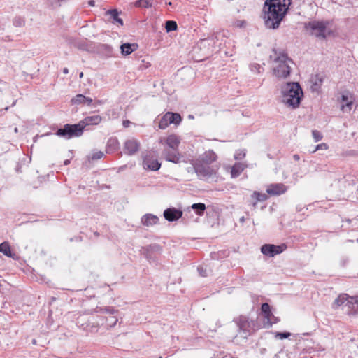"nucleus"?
Here are the masks:
<instances>
[{"mask_svg": "<svg viewBox=\"0 0 358 358\" xmlns=\"http://www.w3.org/2000/svg\"><path fill=\"white\" fill-rule=\"evenodd\" d=\"M291 0H266L263 8V18L268 29H277L285 16Z\"/></svg>", "mask_w": 358, "mask_h": 358, "instance_id": "obj_1", "label": "nucleus"}, {"mask_svg": "<svg viewBox=\"0 0 358 358\" xmlns=\"http://www.w3.org/2000/svg\"><path fill=\"white\" fill-rule=\"evenodd\" d=\"M303 96V90L298 83H287L280 87V101L288 108H299Z\"/></svg>", "mask_w": 358, "mask_h": 358, "instance_id": "obj_2", "label": "nucleus"}, {"mask_svg": "<svg viewBox=\"0 0 358 358\" xmlns=\"http://www.w3.org/2000/svg\"><path fill=\"white\" fill-rule=\"evenodd\" d=\"M101 121V117L100 115L87 116L77 124H66L64 128L59 129L57 135L67 139L74 136H80L86 126L97 125Z\"/></svg>", "mask_w": 358, "mask_h": 358, "instance_id": "obj_3", "label": "nucleus"}, {"mask_svg": "<svg viewBox=\"0 0 358 358\" xmlns=\"http://www.w3.org/2000/svg\"><path fill=\"white\" fill-rule=\"evenodd\" d=\"M293 65V61L286 54L280 52L273 61V74L279 80H285L289 77Z\"/></svg>", "mask_w": 358, "mask_h": 358, "instance_id": "obj_4", "label": "nucleus"}, {"mask_svg": "<svg viewBox=\"0 0 358 358\" xmlns=\"http://www.w3.org/2000/svg\"><path fill=\"white\" fill-rule=\"evenodd\" d=\"M181 138L175 134H171L166 137L161 138L159 141V143L166 145L171 150H164V158L171 162L178 163L180 160V154L178 150V148L180 143Z\"/></svg>", "mask_w": 358, "mask_h": 358, "instance_id": "obj_5", "label": "nucleus"}, {"mask_svg": "<svg viewBox=\"0 0 358 358\" xmlns=\"http://www.w3.org/2000/svg\"><path fill=\"white\" fill-rule=\"evenodd\" d=\"M327 23L320 21H311L305 24L306 31L317 38H324L327 36Z\"/></svg>", "mask_w": 358, "mask_h": 358, "instance_id": "obj_6", "label": "nucleus"}, {"mask_svg": "<svg viewBox=\"0 0 358 358\" xmlns=\"http://www.w3.org/2000/svg\"><path fill=\"white\" fill-rule=\"evenodd\" d=\"M192 164L196 175L201 179L207 180L215 174L214 170L208 166L201 163V160H192Z\"/></svg>", "mask_w": 358, "mask_h": 358, "instance_id": "obj_7", "label": "nucleus"}, {"mask_svg": "<svg viewBox=\"0 0 358 358\" xmlns=\"http://www.w3.org/2000/svg\"><path fill=\"white\" fill-rule=\"evenodd\" d=\"M354 101L355 97L353 94L348 90L343 91L341 96V110L343 113H350L355 105Z\"/></svg>", "mask_w": 358, "mask_h": 358, "instance_id": "obj_8", "label": "nucleus"}, {"mask_svg": "<svg viewBox=\"0 0 358 358\" xmlns=\"http://www.w3.org/2000/svg\"><path fill=\"white\" fill-rule=\"evenodd\" d=\"M182 120L178 113L168 112L160 120L159 127L161 129H166L171 124H179Z\"/></svg>", "mask_w": 358, "mask_h": 358, "instance_id": "obj_9", "label": "nucleus"}, {"mask_svg": "<svg viewBox=\"0 0 358 358\" xmlns=\"http://www.w3.org/2000/svg\"><path fill=\"white\" fill-rule=\"evenodd\" d=\"M285 245H274L270 244H265L261 248L262 252L267 256L273 257L275 255L281 253L284 249Z\"/></svg>", "mask_w": 358, "mask_h": 358, "instance_id": "obj_10", "label": "nucleus"}, {"mask_svg": "<svg viewBox=\"0 0 358 358\" xmlns=\"http://www.w3.org/2000/svg\"><path fill=\"white\" fill-rule=\"evenodd\" d=\"M261 310L264 315V327L265 328H268L273 323H275V320H273V318H274V316L272 315V313L270 310V306L268 303H263L262 305Z\"/></svg>", "mask_w": 358, "mask_h": 358, "instance_id": "obj_11", "label": "nucleus"}, {"mask_svg": "<svg viewBox=\"0 0 358 358\" xmlns=\"http://www.w3.org/2000/svg\"><path fill=\"white\" fill-rule=\"evenodd\" d=\"M140 148V143L135 138L128 139L124 145V151L125 153L132 155L135 154Z\"/></svg>", "mask_w": 358, "mask_h": 358, "instance_id": "obj_12", "label": "nucleus"}, {"mask_svg": "<svg viewBox=\"0 0 358 358\" xmlns=\"http://www.w3.org/2000/svg\"><path fill=\"white\" fill-rule=\"evenodd\" d=\"M287 187L282 183L271 184L266 187V192L271 196H278L287 191Z\"/></svg>", "mask_w": 358, "mask_h": 358, "instance_id": "obj_13", "label": "nucleus"}, {"mask_svg": "<svg viewBox=\"0 0 358 358\" xmlns=\"http://www.w3.org/2000/svg\"><path fill=\"white\" fill-rule=\"evenodd\" d=\"M344 310L348 315L358 313V299L356 297L348 296L347 303L345 304Z\"/></svg>", "mask_w": 358, "mask_h": 358, "instance_id": "obj_14", "label": "nucleus"}, {"mask_svg": "<svg viewBox=\"0 0 358 358\" xmlns=\"http://www.w3.org/2000/svg\"><path fill=\"white\" fill-rule=\"evenodd\" d=\"M201 49H206L208 52H212L213 48L217 45V36L201 39L199 43Z\"/></svg>", "mask_w": 358, "mask_h": 358, "instance_id": "obj_15", "label": "nucleus"}, {"mask_svg": "<svg viewBox=\"0 0 358 358\" xmlns=\"http://www.w3.org/2000/svg\"><path fill=\"white\" fill-rule=\"evenodd\" d=\"M182 215V212L176 208H168L164 210V216L169 222L178 220Z\"/></svg>", "mask_w": 358, "mask_h": 358, "instance_id": "obj_16", "label": "nucleus"}, {"mask_svg": "<svg viewBox=\"0 0 358 358\" xmlns=\"http://www.w3.org/2000/svg\"><path fill=\"white\" fill-rule=\"evenodd\" d=\"M217 159L216 154L211 150L205 152L196 160H201V163L210 164Z\"/></svg>", "mask_w": 358, "mask_h": 358, "instance_id": "obj_17", "label": "nucleus"}, {"mask_svg": "<svg viewBox=\"0 0 358 358\" xmlns=\"http://www.w3.org/2000/svg\"><path fill=\"white\" fill-rule=\"evenodd\" d=\"M143 166L145 169L157 171L159 169L161 164L156 159L145 157L143 162Z\"/></svg>", "mask_w": 358, "mask_h": 358, "instance_id": "obj_18", "label": "nucleus"}, {"mask_svg": "<svg viewBox=\"0 0 358 358\" xmlns=\"http://www.w3.org/2000/svg\"><path fill=\"white\" fill-rule=\"evenodd\" d=\"M322 78L315 75L310 78V90L313 92L319 93L322 85Z\"/></svg>", "mask_w": 358, "mask_h": 358, "instance_id": "obj_19", "label": "nucleus"}, {"mask_svg": "<svg viewBox=\"0 0 358 358\" xmlns=\"http://www.w3.org/2000/svg\"><path fill=\"white\" fill-rule=\"evenodd\" d=\"M71 102L74 105L83 104L90 106L92 103L93 100L90 97H86L84 95L79 94L71 99Z\"/></svg>", "mask_w": 358, "mask_h": 358, "instance_id": "obj_20", "label": "nucleus"}, {"mask_svg": "<svg viewBox=\"0 0 358 358\" xmlns=\"http://www.w3.org/2000/svg\"><path fill=\"white\" fill-rule=\"evenodd\" d=\"M120 12L117 9L108 10L106 12V15H109L112 20V23L118 26L123 25V20L119 17Z\"/></svg>", "mask_w": 358, "mask_h": 358, "instance_id": "obj_21", "label": "nucleus"}, {"mask_svg": "<svg viewBox=\"0 0 358 358\" xmlns=\"http://www.w3.org/2000/svg\"><path fill=\"white\" fill-rule=\"evenodd\" d=\"M138 45L136 43H123L120 46L121 53L123 55H129L137 50Z\"/></svg>", "mask_w": 358, "mask_h": 358, "instance_id": "obj_22", "label": "nucleus"}, {"mask_svg": "<svg viewBox=\"0 0 358 358\" xmlns=\"http://www.w3.org/2000/svg\"><path fill=\"white\" fill-rule=\"evenodd\" d=\"M141 222L145 226H152L158 222V217L152 214H148L142 217Z\"/></svg>", "mask_w": 358, "mask_h": 358, "instance_id": "obj_23", "label": "nucleus"}, {"mask_svg": "<svg viewBox=\"0 0 358 358\" xmlns=\"http://www.w3.org/2000/svg\"><path fill=\"white\" fill-rule=\"evenodd\" d=\"M0 252L8 257L15 258V255L12 252L9 243L6 241L0 244Z\"/></svg>", "mask_w": 358, "mask_h": 358, "instance_id": "obj_24", "label": "nucleus"}, {"mask_svg": "<svg viewBox=\"0 0 358 358\" xmlns=\"http://www.w3.org/2000/svg\"><path fill=\"white\" fill-rule=\"evenodd\" d=\"M246 166L242 163H236L231 170V176L232 178L238 177L245 169Z\"/></svg>", "mask_w": 358, "mask_h": 358, "instance_id": "obj_25", "label": "nucleus"}, {"mask_svg": "<svg viewBox=\"0 0 358 358\" xmlns=\"http://www.w3.org/2000/svg\"><path fill=\"white\" fill-rule=\"evenodd\" d=\"M349 296L347 294H341L339 295L334 301L333 303V308H337L341 306H343V309H345V304L347 303V300Z\"/></svg>", "mask_w": 358, "mask_h": 358, "instance_id": "obj_26", "label": "nucleus"}, {"mask_svg": "<svg viewBox=\"0 0 358 358\" xmlns=\"http://www.w3.org/2000/svg\"><path fill=\"white\" fill-rule=\"evenodd\" d=\"M252 198L255 199V201L252 203V206L255 208L257 202L266 201L268 199V196L263 193L254 192L252 194Z\"/></svg>", "mask_w": 358, "mask_h": 358, "instance_id": "obj_27", "label": "nucleus"}, {"mask_svg": "<svg viewBox=\"0 0 358 358\" xmlns=\"http://www.w3.org/2000/svg\"><path fill=\"white\" fill-rule=\"evenodd\" d=\"M238 324L241 330L243 331H248L249 328L250 327V324L248 322V319L245 317H241L238 319Z\"/></svg>", "mask_w": 358, "mask_h": 358, "instance_id": "obj_28", "label": "nucleus"}, {"mask_svg": "<svg viewBox=\"0 0 358 358\" xmlns=\"http://www.w3.org/2000/svg\"><path fill=\"white\" fill-rule=\"evenodd\" d=\"M192 208L196 210L197 215H201L206 210V206L201 203H194L192 206Z\"/></svg>", "mask_w": 358, "mask_h": 358, "instance_id": "obj_29", "label": "nucleus"}, {"mask_svg": "<svg viewBox=\"0 0 358 358\" xmlns=\"http://www.w3.org/2000/svg\"><path fill=\"white\" fill-rule=\"evenodd\" d=\"M136 7L150 8L152 6L151 0H138L135 2Z\"/></svg>", "mask_w": 358, "mask_h": 358, "instance_id": "obj_30", "label": "nucleus"}, {"mask_svg": "<svg viewBox=\"0 0 358 358\" xmlns=\"http://www.w3.org/2000/svg\"><path fill=\"white\" fill-rule=\"evenodd\" d=\"M177 27H178V26L175 21H173V20L166 21L165 28H166V30L167 32H169L171 31H175L177 29Z\"/></svg>", "mask_w": 358, "mask_h": 358, "instance_id": "obj_31", "label": "nucleus"}, {"mask_svg": "<svg viewBox=\"0 0 358 358\" xmlns=\"http://www.w3.org/2000/svg\"><path fill=\"white\" fill-rule=\"evenodd\" d=\"M246 151L245 149H240L236 151L234 154L235 159H241L245 157Z\"/></svg>", "mask_w": 358, "mask_h": 358, "instance_id": "obj_32", "label": "nucleus"}, {"mask_svg": "<svg viewBox=\"0 0 358 358\" xmlns=\"http://www.w3.org/2000/svg\"><path fill=\"white\" fill-rule=\"evenodd\" d=\"M312 136L315 142L320 141L322 138V134L317 130H313L312 131Z\"/></svg>", "mask_w": 358, "mask_h": 358, "instance_id": "obj_33", "label": "nucleus"}, {"mask_svg": "<svg viewBox=\"0 0 358 358\" xmlns=\"http://www.w3.org/2000/svg\"><path fill=\"white\" fill-rule=\"evenodd\" d=\"M103 155H104V154L103 152L96 151L92 154L91 159L92 160L99 159L102 158Z\"/></svg>", "mask_w": 358, "mask_h": 358, "instance_id": "obj_34", "label": "nucleus"}, {"mask_svg": "<svg viewBox=\"0 0 358 358\" xmlns=\"http://www.w3.org/2000/svg\"><path fill=\"white\" fill-rule=\"evenodd\" d=\"M107 322H108V324L110 326V327H113L114 325H115V324L117 323V318L115 316H110L108 319H107Z\"/></svg>", "mask_w": 358, "mask_h": 358, "instance_id": "obj_35", "label": "nucleus"}, {"mask_svg": "<svg viewBox=\"0 0 358 358\" xmlns=\"http://www.w3.org/2000/svg\"><path fill=\"white\" fill-rule=\"evenodd\" d=\"M13 24L15 27H22L24 24V21L20 17H15L13 20Z\"/></svg>", "mask_w": 358, "mask_h": 358, "instance_id": "obj_36", "label": "nucleus"}, {"mask_svg": "<svg viewBox=\"0 0 358 358\" xmlns=\"http://www.w3.org/2000/svg\"><path fill=\"white\" fill-rule=\"evenodd\" d=\"M328 145L327 144L324 143H320V144H318L315 150L313 151V152H315L317 150H326L328 149Z\"/></svg>", "mask_w": 358, "mask_h": 358, "instance_id": "obj_37", "label": "nucleus"}, {"mask_svg": "<svg viewBox=\"0 0 358 358\" xmlns=\"http://www.w3.org/2000/svg\"><path fill=\"white\" fill-rule=\"evenodd\" d=\"M289 336H290V333L284 332V333H277L275 336L280 339H284V338H288Z\"/></svg>", "mask_w": 358, "mask_h": 358, "instance_id": "obj_38", "label": "nucleus"}, {"mask_svg": "<svg viewBox=\"0 0 358 358\" xmlns=\"http://www.w3.org/2000/svg\"><path fill=\"white\" fill-rule=\"evenodd\" d=\"M198 271L199 272V273H200V275L201 276H206V270H204L202 267L198 268Z\"/></svg>", "mask_w": 358, "mask_h": 358, "instance_id": "obj_39", "label": "nucleus"}, {"mask_svg": "<svg viewBox=\"0 0 358 358\" xmlns=\"http://www.w3.org/2000/svg\"><path fill=\"white\" fill-rule=\"evenodd\" d=\"M130 124H131V122L129 120H124L123 123H122V124L124 127H128L130 125Z\"/></svg>", "mask_w": 358, "mask_h": 358, "instance_id": "obj_40", "label": "nucleus"}, {"mask_svg": "<svg viewBox=\"0 0 358 358\" xmlns=\"http://www.w3.org/2000/svg\"><path fill=\"white\" fill-rule=\"evenodd\" d=\"M88 5H89L90 6H94V5H95V2H94V1H93V0H90V1H89V2H88Z\"/></svg>", "mask_w": 358, "mask_h": 358, "instance_id": "obj_41", "label": "nucleus"}, {"mask_svg": "<svg viewBox=\"0 0 358 358\" xmlns=\"http://www.w3.org/2000/svg\"><path fill=\"white\" fill-rule=\"evenodd\" d=\"M293 158H294V160H296V161H299V160L300 159V157H299V155H297V154L294 155Z\"/></svg>", "mask_w": 358, "mask_h": 358, "instance_id": "obj_42", "label": "nucleus"}, {"mask_svg": "<svg viewBox=\"0 0 358 358\" xmlns=\"http://www.w3.org/2000/svg\"><path fill=\"white\" fill-rule=\"evenodd\" d=\"M104 312H106V313H114V310H110V309H108V308H105L103 310Z\"/></svg>", "mask_w": 358, "mask_h": 358, "instance_id": "obj_43", "label": "nucleus"}, {"mask_svg": "<svg viewBox=\"0 0 358 358\" xmlns=\"http://www.w3.org/2000/svg\"><path fill=\"white\" fill-rule=\"evenodd\" d=\"M244 24H245V22L243 21V22H241L240 23L237 24L236 26L241 27H243L244 25Z\"/></svg>", "mask_w": 358, "mask_h": 358, "instance_id": "obj_44", "label": "nucleus"}, {"mask_svg": "<svg viewBox=\"0 0 358 358\" xmlns=\"http://www.w3.org/2000/svg\"><path fill=\"white\" fill-rule=\"evenodd\" d=\"M68 72H69V71H68V69H67V68H64V69H63V73H64L66 74V73H68Z\"/></svg>", "mask_w": 358, "mask_h": 358, "instance_id": "obj_45", "label": "nucleus"}, {"mask_svg": "<svg viewBox=\"0 0 358 358\" xmlns=\"http://www.w3.org/2000/svg\"><path fill=\"white\" fill-rule=\"evenodd\" d=\"M69 162H70V161L69 159H66L64 161V165H67L69 164Z\"/></svg>", "mask_w": 358, "mask_h": 358, "instance_id": "obj_46", "label": "nucleus"}, {"mask_svg": "<svg viewBox=\"0 0 358 358\" xmlns=\"http://www.w3.org/2000/svg\"><path fill=\"white\" fill-rule=\"evenodd\" d=\"M244 221H245V217H242L240 218V222H244Z\"/></svg>", "mask_w": 358, "mask_h": 358, "instance_id": "obj_47", "label": "nucleus"}, {"mask_svg": "<svg viewBox=\"0 0 358 358\" xmlns=\"http://www.w3.org/2000/svg\"><path fill=\"white\" fill-rule=\"evenodd\" d=\"M79 77L81 78L83 77V72H80V74H79Z\"/></svg>", "mask_w": 358, "mask_h": 358, "instance_id": "obj_48", "label": "nucleus"}, {"mask_svg": "<svg viewBox=\"0 0 358 358\" xmlns=\"http://www.w3.org/2000/svg\"><path fill=\"white\" fill-rule=\"evenodd\" d=\"M15 132H17V128H15Z\"/></svg>", "mask_w": 358, "mask_h": 358, "instance_id": "obj_49", "label": "nucleus"}, {"mask_svg": "<svg viewBox=\"0 0 358 358\" xmlns=\"http://www.w3.org/2000/svg\"><path fill=\"white\" fill-rule=\"evenodd\" d=\"M357 243H358V238H357Z\"/></svg>", "mask_w": 358, "mask_h": 358, "instance_id": "obj_50", "label": "nucleus"}]
</instances>
